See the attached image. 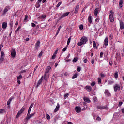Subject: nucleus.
<instances>
[{
  "mask_svg": "<svg viewBox=\"0 0 124 124\" xmlns=\"http://www.w3.org/2000/svg\"><path fill=\"white\" fill-rule=\"evenodd\" d=\"M104 43L105 46H103V47L106 48L108 46V37H107L105 38L104 40Z\"/></svg>",
  "mask_w": 124,
  "mask_h": 124,
  "instance_id": "6e6552de",
  "label": "nucleus"
},
{
  "mask_svg": "<svg viewBox=\"0 0 124 124\" xmlns=\"http://www.w3.org/2000/svg\"><path fill=\"white\" fill-rule=\"evenodd\" d=\"M27 20H28V15H25V16L24 21H26Z\"/></svg>",
  "mask_w": 124,
  "mask_h": 124,
  "instance_id": "864d4df0",
  "label": "nucleus"
},
{
  "mask_svg": "<svg viewBox=\"0 0 124 124\" xmlns=\"http://www.w3.org/2000/svg\"><path fill=\"white\" fill-rule=\"evenodd\" d=\"M35 114V113H31V114H30L28 116H27L25 119V121H29V119H31V117H33Z\"/></svg>",
  "mask_w": 124,
  "mask_h": 124,
  "instance_id": "f8f14e48",
  "label": "nucleus"
},
{
  "mask_svg": "<svg viewBox=\"0 0 124 124\" xmlns=\"http://www.w3.org/2000/svg\"><path fill=\"white\" fill-rule=\"evenodd\" d=\"M61 29H62V26H60L57 31L56 35H58V34H59V33L60 32V31L61 30Z\"/></svg>",
  "mask_w": 124,
  "mask_h": 124,
  "instance_id": "2f4dec72",
  "label": "nucleus"
},
{
  "mask_svg": "<svg viewBox=\"0 0 124 124\" xmlns=\"http://www.w3.org/2000/svg\"><path fill=\"white\" fill-rule=\"evenodd\" d=\"M83 99L85 102H87L88 103H90L91 102V100H90L87 97H84L83 98Z\"/></svg>",
  "mask_w": 124,
  "mask_h": 124,
  "instance_id": "5701e85b",
  "label": "nucleus"
},
{
  "mask_svg": "<svg viewBox=\"0 0 124 124\" xmlns=\"http://www.w3.org/2000/svg\"><path fill=\"white\" fill-rule=\"evenodd\" d=\"M77 70L78 71V72H80V71H81V67H78L77 68Z\"/></svg>",
  "mask_w": 124,
  "mask_h": 124,
  "instance_id": "49530a36",
  "label": "nucleus"
},
{
  "mask_svg": "<svg viewBox=\"0 0 124 124\" xmlns=\"http://www.w3.org/2000/svg\"><path fill=\"white\" fill-rule=\"evenodd\" d=\"M120 29L124 30V22L122 21V20L120 21Z\"/></svg>",
  "mask_w": 124,
  "mask_h": 124,
  "instance_id": "6ab92c4d",
  "label": "nucleus"
},
{
  "mask_svg": "<svg viewBox=\"0 0 124 124\" xmlns=\"http://www.w3.org/2000/svg\"><path fill=\"white\" fill-rule=\"evenodd\" d=\"M118 105L119 107L122 106L123 105V102H120Z\"/></svg>",
  "mask_w": 124,
  "mask_h": 124,
  "instance_id": "bf43d9fd",
  "label": "nucleus"
},
{
  "mask_svg": "<svg viewBox=\"0 0 124 124\" xmlns=\"http://www.w3.org/2000/svg\"><path fill=\"white\" fill-rule=\"evenodd\" d=\"M100 76L102 78L105 77V75H104V74L101 73V74H100Z\"/></svg>",
  "mask_w": 124,
  "mask_h": 124,
  "instance_id": "4d7b16f0",
  "label": "nucleus"
},
{
  "mask_svg": "<svg viewBox=\"0 0 124 124\" xmlns=\"http://www.w3.org/2000/svg\"><path fill=\"white\" fill-rule=\"evenodd\" d=\"M88 38L86 36H83L79 42L78 43V46H82L83 44H86L88 42Z\"/></svg>",
  "mask_w": 124,
  "mask_h": 124,
  "instance_id": "f257e3e1",
  "label": "nucleus"
},
{
  "mask_svg": "<svg viewBox=\"0 0 124 124\" xmlns=\"http://www.w3.org/2000/svg\"><path fill=\"white\" fill-rule=\"evenodd\" d=\"M12 99H9V100L7 101V105H10V103L11 102Z\"/></svg>",
  "mask_w": 124,
  "mask_h": 124,
  "instance_id": "58836bf2",
  "label": "nucleus"
},
{
  "mask_svg": "<svg viewBox=\"0 0 124 124\" xmlns=\"http://www.w3.org/2000/svg\"><path fill=\"white\" fill-rule=\"evenodd\" d=\"M2 47H3V45L2 44L0 45V52L1 51V49H2Z\"/></svg>",
  "mask_w": 124,
  "mask_h": 124,
  "instance_id": "6e6d98bb",
  "label": "nucleus"
},
{
  "mask_svg": "<svg viewBox=\"0 0 124 124\" xmlns=\"http://www.w3.org/2000/svg\"><path fill=\"white\" fill-rule=\"evenodd\" d=\"M30 114H31V110L30 109H28V112L27 113V116H28Z\"/></svg>",
  "mask_w": 124,
  "mask_h": 124,
  "instance_id": "052dcab7",
  "label": "nucleus"
},
{
  "mask_svg": "<svg viewBox=\"0 0 124 124\" xmlns=\"http://www.w3.org/2000/svg\"><path fill=\"white\" fill-rule=\"evenodd\" d=\"M83 62L84 63H87V62H88V60L87 59H84L83 60Z\"/></svg>",
  "mask_w": 124,
  "mask_h": 124,
  "instance_id": "13d9d810",
  "label": "nucleus"
},
{
  "mask_svg": "<svg viewBox=\"0 0 124 124\" xmlns=\"http://www.w3.org/2000/svg\"><path fill=\"white\" fill-rule=\"evenodd\" d=\"M94 14L95 16H97V14H98V9L96 8L94 11Z\"/></svg>",
  "mask_w": 124,
  "mask_h": 124,
  "instance_id": "393cba45",
  "label": "nucleus"
},
{
  "mask_svg": "<svg viewBox=\"0 0 124 124\" xmlns=\"http://www.w3.org/2000/svg\"><path fill=\"white\" fill-rule=\"evenodd\" d=\"M39 46H40V41L38 40L35 45L36 49H38V48H39Z\"/></svg>",
  "mask_w": 124,
  "mask_h": 124,
  "instance_id": "2eb2a0df",
  "label": "nucleus"
},
{
  "mask_svg": "<svg viewBox=\"0 0 124 124\" xmlns=\"http://www.w3.org/2000/svg\"><path fill=\"white\" fill-rule=\"evenodd\" d=\"M23 78V76L22 75H20L19 76H17V80H21Z\"/></svg>",
  "mask_w": 124,
  "mask_h": 124,
  "instance_id": "4c0bfd02",
  "label": "nucleus"
},
{
  "mask_svg": "<svg viewBox=\"0 0 124 124\" xmlns=\"http://www.w3.org/2000/svg\"><path fill=\"white\" fill-rule=\"evenodd\" d=\"M43 80V76H42L41 78V79L38 81L37 87H39L40 85H41V83H42V80Z\"/></svg>",
  "mask_w": 124,
  "mask_h": 124,
  "instance_id": "dca6fc26",
  "label": "nucleus"
},
{
  "mask_svg": "<svg viewBox=\"0 0 124 124\" xmlns=\"http://www.w3.org/2000/svg\"><path fill=\"white\" fill-rule=\"evenodd\" d=\"M46 16H47L46 15H41L39 16V19H41V20H44Z\"/></svg>",
  "mask_w": 124,
  "mask_h": 124,
  "instance_id": "a211bd4d",
  "label": "nucleus"
},
{
  "mask_svg": "<svg viewBox=\"0 0 124 124\" xmlns=\"http://www.w3.org/2000/svg\"><path fill=\"white\" fill-rule=\"evenodd\" d=\"M105 95H106V96H107V97H109L110 96H111V93H110V92H109V90L106 89L105 90V92H104Z\"/></svg>",
  "mask_w": 124,
  "mask_h": 124,
  "instance_id": "1a4fd4ad",
  "label": "nucleus"
},
{
  "mask_svg": "<svg viewBox=\"0 0 124 124\" xmlns=\"http://www.w3.org/2000/svg\"><path fill=\"white\" fill-rule=\"evenodd\" d=\"M79 28L80 30H83V29H84V26L83 25V24H81L79 25Z\"/></svg>",
  "mask_w": 124,
  "mask_h": 124,
  "instance_id": "c03bdc74",
  "label": "nucleus"
},
{
  "mask_svg": "<svg viewBox=\"0 0 124 124\" xmlns=\"http://www.w3.org/2000/svg\"><path fill=\"white\" fill-rule=\"evenodd\" d=\"M32 107H33V104H31L30 105V107H29L28 110H31V108H32Z\"/></svg>",
  "mask_w": 124,
  "mask_h": 124,
  "instance_id": "37998d69",
  "label": "nucleus"
},
{
  "mask_svg": "<svg viewBox=\"0 0 124 124\" xmlns=\"http://www.w3.org/2000/svg\"><path fill=\"white\" fill-rule=\"evenodd\" d=\"M57 54V52H55L54 53V54H53V55L51 57L52 60H55V58H56V56Z\"/></svg>",
  "mask_w": 124,
  "mask_h": 124,
  "instance_id": "cd10ccee",
  "label": "nucleus"
},
{
  "mask_svg": "<svg viewBox=\"0 0 124 124\" xmlns=\"http://www.w3.org/2000/svg\"><path fill=\"white\" fill-rule=\"evenodd\" d=\"M88 22L91 24L93 22V20L92 19V16H90L88 17Z\"/></svg>",
  "mask_w": 124,
  "mask_h": 124,
  "instance_id": "c756f323",
  "label": "nucleus"
},
{
  "mask_svg": "<svg viewBox=\"0 0 124 124\" xmlns=\"http://www.w3.org/2000/svg\"><path fill=\"white\" fill-rule=\"evenodd\" d=\"M97 108L100 109V110H103V109H106V110H107L108 109V107L107 105L105 106H98Z\"/></svg>",
  "mask_w": 124,
  "mask_h": 124,
  "instance_id": "0eeeda50",
  "label": "nucleus"
},
{
  "mask_svg": "<svg viewBox=\"0 0 124 124\" xmlns=\"http://www.w3.org/2000/svg\"><path fill=\"white\" fill-rule=\"evenodd\" d=\"M85 89L87 90V92H91V91H92V87L90 86H86L85 87Z\"/></svg>",
  "mask_w": 124,
  "mask_h": 124,
  "instance_id": "aec40b11",
  "label": "nucleus"
},
{
  "mask_svg": "<svg viewBox=\"0 0 124 124\" xmlns=\"http://www.w3.org/2000/svg\"><path fill=\"white\" fill-rule=\"evenodd\" d=\"M109 19L111 23H113V22H114V11L113 10H111L110 12Z\"/></svg>",
  "mask_w": 124,
  "mask_h": 124,
  "instance_id": "20e7f679",
  "label": "nucleus"
},
{
  "mask_svg": "<svg viewBox=\"0 0 124 124\" xmlns=\"http://www.w3.org/2000/svg\"><path fill=\"white\" fill-rule=\"evenodd\" d=\"M114 92H118L121 90V85L116 84L114 86Z\"/></svg>",
  "mask_w": 124,
  "mask_h": 124,
  "instance_id": "39448f33",
  "label": "nucleus"
},
{
  "mask_svg": "<svg viewBox=\"0 0 124 124\" xmlns=\"http://www.w3.org/2000/svg\"><path fill=\"white\" fill-rule=\"evenodd\" d=\"M95 85V82L94 81L92 82L91 84V86H92V87H94Z\"/></svg>",
  "mask_w": 124,
  "mask_h": 124,
  "instance_id": "ea45409f",
  "label": "nucleus"
},
{
  "mask_svg": "<svg viewBox=\"0 0 124 124\" xmlns=\"http://www.w3.org/2000/svg\"><path fill=\"white\" fill-rule=\"evenodd\" d=\"M25 109L26 108H25V107H22L21 109L18 112L16 116V119H19V118H20V116H21V115H22V113L24 112V111H25Z\"/></svg>",
  "mask_w": 124,
  "mask_h": 124,
  "instance_id": "7ed1b4c3",
  "label": "nucleus"
},
{
  "mask_svg": "<svg viewBox=\"0 0 124 124\" xmlns=\"http://www.w3.org/2000/svg\"><path fill=\"white\" fill-rule=\"evenodd\" d=\"M96 121H101V118H100V117H97V118H96Z\"/></svg>",
  "mask_w": 124,
  "mask_h": 124,
  "instance_id": "603ef678",
  "label": "nucleus"
},
{
  "mask_svg": "<svg viewBox=\"0 0 124 124\" xmlns=\"http://www.w3.org/2000/svg\"><path fill=\"white\" fill-rule=\"evenodd\" d=\"M70 13V12H68L66 13H64L61 17H60V19H62L63 18H64V17H66L67 16H68V15H69V14Z\"/></svg>",
  "mask_w": 124,
  "mask_h": 124,
  "instance_id": "ddd939ff",
  "label": "nucleus"
},
{
  "mask_svg": "<svg viewBox=\"0 0 124 124\" xmlns=\"http://www.w3.org/2000/svg\"><path fill=\"white\" fill-rule=\"evenodd\" d=\"M50 70H51V66H48L45 73V81H46L47 79L49 78V76L50 75V73H49V72H50Z\"/></svg>",
  "mask_w": 124,
  "mask_h": 124,
  "instance_id": "f03ea898",
  "label": "nucleus"
},
{
  "mask_svg": "<svg viewBox=\"0 0 124 124\" xmlns=\"http://www.w3.org/2000/svg\"><path fill=\"white\" fill-rule=\"evenodd\" d=\"M31 26H32L33 28H34V27H35L36 25H35V24H34V23H31Z\"/></svg>",
  "mask_w": 124,
  "mask_h": 124,
  "instance_id": "e2e57ef3",
  "label": "nucleus"
},
{
  "mask_svg": "<svg viewBox=\"0 0 124 124\" xmlns=\"http://www.w3.org/2000/svg\"><path fill=\"white\" fill-rule=\"evenodd\" d=\"M59 109H60V104L59 103H58L55 109L54 110V113L58 112V111H59Z\"/></svg>",
  "mask_w": 124,
  "mask_h": 124,
  "instance_id": "f3484780",
  "label": "nucleus"
},
{
  "mask_svg": "<svg viewBox=\"0 0 124 124\" xmlns=\"http://www.w3.org/2000/svg\"><path fill=\"white\" fill-rule=\"evenodd\" d=\"M93 46L94 49H95L96 50L98 49V47H97V46H96V42H95V41H93Z\"/></svg>",
  "mask_w": 124,
  "mask_h": 124,
  "instance_id": "4468645a",
  "label": "nucleus"
},
{
  "mask_svg": "<svg viewBox=\"0 0 124 124\" xmlns=\"http://www.w3.org/2000/svg\"><path fill=\"white\" fill-rule=\"evenodd\" d=\"M4 113H5V109H0V114H4Z\"/></svg>",
  "mask_w": 124,
  "mask_h": 124,
  "instance_id": "473e14b6",
  "label": "nucleus"
},
{
  "mask_svg": "<svg viewBox=\"0 0 124 124\" xmlns=\"http://www.w3.org/2000/svg\"><path fill=\"white\" fill-rule=\"evenodd\" d=\"M78 57H75L73 60V62H76L77 61H78Z\"/></svg>",
  "mask_w": 124,
  "mask_h": 124,
  "instance_id": "e433bc0d",
  "label": "nucleus"
},
{
  "mask_svg": "<svg viewBox=\"0 0 124 124\" xmlns=\"http://www.w3.org/2000/svg\"><path fill=\"white\" fill-rule=\"evenodd\" d=\"M62 2H59L58 4L56 5V7H59V6L62 4Z\"/></svg>",
  "mask_w": 124,
  "mask_h": 124,
  "instance_id": "de8ad7c7",
  "label": "nucleus"
},
{
  "mask_svg": "<svg viewBox=\"0 0 124 124\" xmlns=\"http://www.w3.org/2000/svg\"><path fill=\"white\" fill-rule=\"evenodd\" d=\"M40 2H37L36 3V8H39V7H40Z\"/></svg>",
  "mask_w": 124,
  "mask_h": 124,
  "instance_id": "7c9ffc66",
  "label": "nucleus"
},
{
  "mask_svg": "<svg viewBox=\"0 0 124 124\" xmlns=\"http://www.w3.org/2000/svg\"><path fill=\"white\" fill-rule=\"evenodd\" d=\"M21 30V26H19L18 28L16 30V32H18L19 31V30Z\"/></svg>",
  "mask_w": 124,
  "mask_h": 124,
  "instance_id": "a18cd8bd",
  "label": "nucleus"
},
{
  "mask_svg": "<svg viewBox=\"0 0 124 124\" xmlns=\"http://www.w3.org/2000/svg\"><path fill=\"white\" fill-rule=\"evenodd\" d=\"M101 82H102V81H101V78H98V84H101Z\"/></svg>",
  "mask_w": 124,
  "mask_h": 124,
  "instance_id": "a19ab883",
  "label": "nucleus"
},
{
  "mask_svg": "<svg viewBox=\"0 0 124 124\" xmlns=\"http://www.w3.org/2000/svg\"><path fill=\"white\" fill-rule=\"evenodd\" d=\"M8 10H9V7H6L3 11L4 14H5V13H6Z\"/></svg>",
  "mask_w": 124,
  "mask_h": 124,
  "instance_id": "b1692460",
  "label": "nucleus"
},
{
  "mask_svg": "<svg viewBox=\"0 0 124 124\" xmlns=\"http://www.w3.org/2000/svg\"><path fill=\"white\" fill-rule=\"evenodd\" d=\"M114 78H115V79H116V80H117V79H118V78H119V76L118 75L117 71L115 72V73L114 74Z\"/></svg>",
  "mask_w": 124,
  "mask_h": 124,
  "instance_id": "a878e982",
  "label": "nucleus"
},
{
  "mask_svg": "<svg viewBox=\"0 0 124 124\" xmlns=\"http://www.w3.org/2000/svg\"><path fill=\"white\" fill-rule=\"evenodd\" d=\"M79 5H77L76 8H75V13H78V11H79Z\"/></svg>",
  "mask_w": 124,
  "mask_h": 124,
  "instance_id": "4be33fe9",
  "label": "nucleus"
},
{
  "mask_svg": "<svg viewBox=\"0 0 124 124\" xmlns=\"http://www.w3.org/2000/svg\"><path fill=\"white\" fill-rule=\"evenodd\" d=\"M95 22H97V23H98V22H99V18H97L95 19Z\"/></svg>",
  "mask_w": 124,
  "mask_h": 124,
  "instance_id": "680f3d73",
  "label": "nucleus"
},
{
  "mask_svg": "<svg viewBox=\"0 0 124 124\" xmlns=\"http://www.w3.org/2000/svg\"><path fill=\"white\" fill-rule=\"evenodd\" d=\"M78 77V73H76L72 77V79H75Z\"/></svg>",
  "mask_w": 124,
  "mask_h": 124,
  "instance_id": "bb28decb",
  "label": "nucleus"
},
{
  "mask_svg": "<svg viewBox=\"0 0 124 124\" xmlns=\"http://www.w3.org/2000/svg\"><path fill=\"white\" fill-rule=\"evenodd\" d=\"M43 54V53L42 52V51L38 55V58H41V57H42V54Z\"/></svg>",
  "mask_w": 124,
  "mask_h": 124,
  "instance_id": "79ce46f5",
  "label": "nucleus"
},
{
  "mask_svg": "<svg viewBox=\"0 0 124 124\" xmlns=\"http://www.w3.org/2000/svg\"><path fill=\"white\" fill-rule=\"evenodd\" d=\"M68 95H69L68 93H66V94L64 95V97H65V98H67V97H68Z\"/></svg>",
  "mask_w": 124,
  "mask_h": 124,
  "instance_id": "3c124183",
  "label": "nucleus"
},
{
  "mask_svg": "<svg viewBox=\"0 0 124 124\" xmlns=\"http://www.w3.org/2000/svg\"><path fill=\"white\" fill-rule=\"evenodd\" d=\"M26 71H27L26 70H22L20 71V73H24L26 72Z\"/></svg>",
  "mask_w": 124,
  "mask_h": 124,
  "instance_id": "5fc2aeb1",
  "label": "nucleus"
},
{
  "mask_svg": "<svg viewBox=\"0 0 124 124\" xmlns=\"http://www.w3.org/2000/svg\"><path fill=\"white\" fill-rule=\"evenodd\" d=\"M81 110H82V108H81V107L76 106L75 108V110L77 113H81Z\"/></svg>",
  "mask_w": 124,
  "mask_h": 124,
  "instance_id": "9d476101",
  "label": "nucleus"
},
{
  "mask_svg": "<svg viewBox=\"0 0 124 124\" xmlns=\"http://www.w3.org/2000/svg\"><path fill=\"white\" fill-rule=\"evenodd\" d=\"M11 55L12 58H15L16 57V50L13 49L11 51Z\"/></svg>",
  "mask_w": 124,
  "mask_h": 124,
  "instance_id": "9b49d317",
  "label": "nucleus"
},
{
  "mask_svg": "<svg viewBox=\"0 0 124 124\" xmlns=\"http://www.w3.org/2000/svg\"><path fill=\"white\" fill-rule=\"evenodd\" d=\"M67 49V46H66V47H65L62 49V51L63 52H65V51H66Z\"/></svg>",
  "mask_w": 124,
  "mask_h": 124,
  "instance_id": "8fccbe9b",
  "label": "nucleus"
},
{
  "mask_svg": "<svg viewBox=\"0 0 124 124\" xmlns=\"http://www.w3.org/2000/svg\"><path fill=\"white\" fill-rule=\"evenodd\" d=\"M91 63L92 64H93V63H94V59H93L92 61H91Z\"/></svg>",
  "mask_w": 124,
  "mask_h": 124,
  "instance_id": "0e129e2a",
  "label": "nucleus"
},
{
  "mask_svg": "<svg viewBox=\"0 0 124 124\" xmlns=\"http://www.w3.org/2000/svg\"><path fill=\"white\" fill-rule=\"evenodd\" d=\"M119 7H120V8H122V7H123V0H121L119 1Z\"/></svg>",
  "mask_w": 124,
  "mask_h": 124,
  "instance_id": "c85d7f7f",
  "label": "nucleus"
},
{
  "mask_svg": "<svg viewBox=\"0 0 124 124\" xmlns=\"http://www.w3.org/2000/svg\"><path fill=\"white\" fill-rule=\"evenodd\" d=\"M2 29H6V28H7V23L6 22H3L2 23Z\"/></svg>",
  "mask_w": 124,
  "mask_h": 124,
  "instance_id": "412c9836",
  "label": "nucleus"
},
{
  "mask_svg": "<svg viewBox=\"0 0 124 124\" xmlns=\"http://www.w3.org/2000/svg\"><path fill=\"white\" fill-rule=\"evenodd\" d=\"M103 57V52H101L100 54V58H102Z\"/></svg>",
  "mask_w": 124,
  "mask_h": 124,
  "instance_id": "09e8293b",
  "label": "nucleus"
},
{
  "mask_svg": "<svg viewBox=\"0 0 124 124\" xmlns=\"http://www.w3.org/2000/svg\"><path fill=\"white\" fill-rule=\"evenodd\" d=\"M46 118L47 119V120H50V119H51V117L48 114H46Z\"/></svg>",
  "mask_w": 124,
  "mask_h": 124,
  "instance_id": "c9c22d12",
  "label": "nucleus"
},
{
  "mask_svg": "<svg viewBox=\"0 0 124 124\" xmlns=\"http://www.w3.org/2000/svg\"><path fill=\"white\" fill-rule=\"evenodd\" d=\"M122 113H124V108L122 109Z\"/></svg>",
  "mask_w": 124,
  "mask_h": 124,
  "instance_id": "774afa93",
  "label": "nucleus"
},
{
  "mask_svg": "<svg viewBox=\"0 0 124 124\" xmlns=\"http://www.w3.org/2000/svg\"><path fill=\"white\" fill-rule=\"evenodd\" d=\"M17 83L18 85H20L21 84V81L19 79H17Z\"/></svg>",
  "mask_w": 124,
  "mask_h": 124,
  "instance_id": "338daca9",
  "label": "nucleus"
},
{
  "mask_svg": "<svg viewBox=\"0 0 124 124\" xmlns=\"http://www.w3.org/2000/svg\"><path fill=\"white\" fill-rule=\"evenodd\" d=\"M108 85H112V84H114V81H113V80H109V81L108 82Z\"/></svg>",
  "mask_w": 124,
  "mask_h": 124,
  "instance_id": "72a5a7b5",
  "label": "nucleus"
},
{
  "mask_svg": "<svg viewBox=\"0 0 124 124\" xmlns=\"http://www.w3.org/2000/svg\"><path fill=\"white\" fill-rule=\"evenodd\" d=\"M109 65L112 66L113 65V62L112 61L109 62Z\"/></svg>",
  "mask_w": 124,
  "mask_h": 124,
  "instance_id": "69168bd1",
  "label": "nucleus"
},
{
  "mask_svg": "<svg viewBox=\"0 0 124 124\" xmlns=\"http://www.w3.org/2000/svg\"><path fill=\"white\" fill-rule=\"evenodd\" d=\"M4 52L1 51V57L0 58V63H2V62L4 61Z\"/></svg>",
  "mask_w": 124,
  "mask_h": 124,
  "instance_id": "423d86ee",
  "label": "nucleus"
},
{
  "mask_svg": "<svg viewBox=\"0 0 124 124\" xmlns=\"http://www.w3.org/2000/svg\"><path fill=\"white\" fill-rule=\"evenodd\" d=\"M70 41H71V38L69 37L67 40V46H68V45H69V44L70 43Z\"/></svg>",
  "mask_w": 124,
  "mask_h": 124,
  "instance_id": "f704fd0d",
  "label": "nucleus"
}]
</instances>
